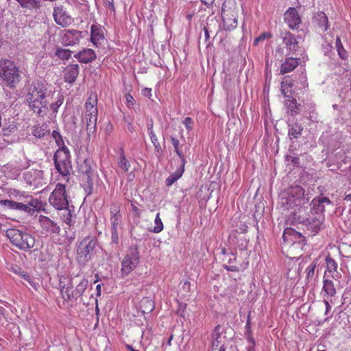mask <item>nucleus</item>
Instances as JSON below:
<instances>
[{
  "mask_svg": "<svg viewBox=\"0 0 351 351\" xmlns=\"http://www.w3.org/2000/svg\"><path fill=\"white\" fill-rule=\"evenodd\" d=\"M309 198L308 193H305L302 186H292L280 195L279 204L284 210L294 209L292 213L293 221L296 214L308 209Z\"/></svg>",
  "mask_w": 351,
  "mask_h": 351,
  "instance_id": "nucleus-1",
  "label": "nucleus"
},
{
  "mask_svg": "<svg viewBox=\"0 0 351 351\" xmlns=\"http://www.w3.org/2000/svg\"><path fill=\"white\" fill-rule=\"evenodd\" d=\"M324 219V215H313L308 213V209H306L302 210L300 214H296L293 221L302 223L309 232V234L315 236L323 228Z\"/></svg>",
  "mask_w": 351,
  "mask_h": 351,
  "instance_id": "nucleus-2",
  "label": "nucleus"
},
{
  "mask_svg": "<svg viewBox=\"0 0 351 351\" xmlns=\"http://www.w3.org/2000/svg\"><path fill=\"white\" fill-rule=\"evenodd\" d=\"M0 79L10 88H15L20 82L21 72L13 61L0 60Z\"/></svg>",
  "mask_w": 351,
  "mask_h": 351,
  "instance_id": "nucleus-3",
  "label": "nucleus"
},
{
  "mask_svg": "<svg viewBox=\"0 0 351 351\" xmlns=\"http://www.w3.org/2000/svg\"><path fill=\"white\" fill-rule=\"evenodd\" d=\"M29 200L18 202L10 199L0 200V205H3L8 209L23 212L29 215H33L36 212H40L43 204L38 199L29 197Z\"/></svg>",
  "mask_w": 351,
  "mask_h": 351,
  "instance_id": "nucleus-4",
  "label": "nucleus"
},
{
  "mask_svg": "<svg viewBox=\"0 0 351 351\" xmlns=\"http://www.w3.org/2000/svg\"><path fill=\"white\" fill-rule=\"evenodd\" d=\"M97 245V239L90 237H85L79 243L76 260L80 265H85L92 259Z\"/></svg>",
  "mask_w": 351,
  "mask_h": 351,
  "instance_id": "nucleus-5",
  "label": "nucleus"
},
{
  "mask_svg": "<svg viewBox=\"0 0 351 351\" xmlns=\"http://www.w3.org/2000/svg\"><path fill=\"white\" fill-rule=\"evenodd\" d=\"M6 234L12 245L21 250L27 251L35 245L34 237L27 232L17 229H9Z\"/></svg>",
  "mask_w": 351,
  "mask_h": 351,
  "instance_id": "nucleus-6",
  "label": "nucleus"
},
{
  "mask_svg": "<svg viewBox=\"0 0 351 351\" xmlns=\"http://www.w3.org/2000/svg\"><path fill=\"white\" fill-rule=\"evenodd\" d=\"M55 169L62 177H68L72 171L71 154L68 148L58 149L53 155Z\"/></svg>",
  "mask_w": 351,
  "mask_h": 351,
  "instance_id": "nucleus-7",
  "label": "nucleus"
},
{
  "mask_svg": "<svg viewBox=\"0 0 351 351\" xmlns=\"http://www.w3.org/2000/svg\"><path fill=\"white\" fill-rule=\"evenodd\" d=\"M140 255L138 247L132 245L129 247L123 260L121 262V275L128 276L138 265Z\"/></svg>",
  "mask_w": 351,
  "mask_h": 351,
  "instance_id": "nucleus-8",
  "label": "nucleus"
},
{
  "mask_svg": "<svg viewBox=\"0 0 351 351\" xmlns=\"http://www.w3.org/2000/svg\"><path fill=\"white\" fill-rule=\"evenodd\" d=\"M49 202L57 210L64 209L69 206L64 184L59 183L56 186L49 196Z\"/></svg>",
  "mask_w": 351,
  "mask_h": 351,
  "instance_id": "nucleus-9",
  "label": "nucleus"
},
{
  "mask_svg": "<svg viewBox=\"0 0 351 351\" xmlns=\"http://www.w3.org/2000/svg\"><path fill=\"white\" fill-rule=\"evenodd\" d=\"M56 93V91L50 90L45 95L37 96L33 99H27L29 108L36 112L38 116L43 117L46 114V112L43 110L44 109L49 108V101L47 98L53 97Z\"/></svg>",
  "mask_w": 351,
  "mask_h": 351,
  "instance_id": "nucleus-10",
  "label": "nucleus"
},
{
  "mask_svg": "<svg viewBox=\"0 0 351 351\" xmlns=\"http://www.w3.org/2000/svg\"><path fill=\"white\" fill-rule=\"evenodd\" d=\"M280 38L287 51V56L295 55L299 50V43L297 38L289 32H284L280 34Z\"/></svg>",
  "mask_w": 351,
  "mask_h": 351,
  "instance_id": "nucleus-11",
  "label": "nucleus"
},
{
  "mask_svg": "<svg viewBox=\"0 0 351 351\" xmlns=\"http://www.w3.org/2000/svg\"><path fill=\"white\" fill-rule=\"evenodd\" d=\"M50 90H51L49 89V85L46 82L40 80H34L29 88L27 99H33L37 96H44L45 94H47Z\"/></svg>",
  "mask_w": 351,
  "mask_h": 351,
  "instance_id": "nucleus-12",
  "label": "nucleus"
},
{
  "mask_svg": "<svg viewBox=\"0 0 351 351\" xmlns=\"http://www.w3.org/2000/svg\"><path fill=\"white\" fill-rule=\"evenodd\" d=\"M53 16L55 22L63 27L69 25L72 21L71 16L66 12L62 5L54 8Z\"/></svg>",
  "mask_w": 351,
  "mask_h": 351,
  "instance_id": "nucleus-13",
  "label": "nucleus"
},
{
  "mask_svg": "<svg viewBox=\"0 0 351 351\" xmlns=\"http://www.w3.org/2000/svg\"><path fill=\"white\" fill-rule=\"evenodd\" d=\"M82 37V32L76 29H64L61 40L65 46L74 45L77 44Z\"/></svg>",
  "mask_w": 351,
  "mask_h": 351,
  "instance_id": "nucleus-14",
  "label": "nucleus"
},
{
  "mask_svg": "<svg viewBox=\"0 0 351 351\" xmlns=\"http://www.w3.org/2000/svg\"><path fill=\"white\" fill-rule=\"evenodd\" d=\"M284 19L285 23L292 29H298L301 23L299 13L295 8H289L285 12Z\"/></svg>",
  "mask_w": 351,
  "mask_h": 351,
  "instance_id": "nucleus-15",
  "label": "nucleus"
},
{
  "mask_svg": "<svg viewBox=\"0 0 351 351\" xmlns=\"http://www.w3.org/2000/svg\"><path fill=\"white\" fill-rule=\"evenodd\" d=\"M39 222L40 226L43 230V231L46 234H59L60 232V227L58 225L56 222L49 219L46 216H40Z\"/></svg>",
  "mask_w": 351,
  "mask_h": 351,
  "instance_id": "nucleus-16",
  "label": "nucleus"
},
{
  "mask_svg": "<svg viewBox=\"0 0 351 351\" xmlns=\"http://www.w3.org/2000/svg\"><path fill=\"white\" fill-rule=\"evenodd\" d=\"M79 75V65L71 64L68 65L64 71V80L69 84H73Z\"/></svg>",
  "mask_w": 351,
  "mask_h": 351,
  "instance_id": "nucleus-17",
  "label": "nucleus"
},
{
  "mask_svg": "<svg viewBox=\"0 0 351 351\" xmlns=\"http://www.w3.org/2000/svg\"><path fill=\"white\" fill-rule=\"evenodd\" d=\"M223 28L226 31H231L237 26V12L233 13L232 16L230 14H221Z\"/></svg>",
  "mask_w": 351,
  "mask_h": 351,
  "instance_id": "nucleus-18",
  "label": "nucleus"
},
{
  "mask_svg": "<svg viewBox=\"0 0 351 351\" xmlns=\"http://www.w3.org/2000/svg\"><path fill=\"white\" fill-rule=\"evenodd\" d=\"M17 130L16 125L12 123L10 124L7 127H3L2 128V136L3 137V141L8 145L15 143L16 141V136H12V134L15 133Z\"/></svg>",
  "mask_w": 351,
  "mask_h": 351,
  "instance_id": "nucleus-19",
  "label": "nucleus"
},
{
  "mask_svg": "<svg viewBox=\"0 0 351 351\" xmlns=\"http://www.w3.org/2000/svg\"><path fill=\"white\" fill-rule=\"evenodd\" d=\"M304 238V237L300 232H297L295 230L291 228H286L282 235V239L285 242L292 243L296 242L298 240H299L298 241L300 242V239H302L303 241Z\"/></svg>",
  "mask_w": 351,
  "mask_h": 351,
  "instance_id": "nucleus-20",
  "label": "nucleus"
},
{
  "mask_svg": "<svg viewBox=\"0 0 351 351\" xmlns=\"http://www.w3.org/2000/svg\"><path fill=\"white\" fill-rule=\"evenodd\" d=\"M300 64V59L287 57L280 66V73L285 74L293 71Z\"/></svg>",
  "mask_w": 351,
  "mask_h": 351,
  "instance_id": "nucleus-21",
  "label": "nucleus"
},
{
  "mask_svg": "<svg viewBox=\"0 0 351 351\" xmlns=\"http://www.w3.org/2000/svg\"><path fill=\"white\" fill-rule=\"evenodd\" d=\"M84 119L86 122L87 134L90 136L96 132L97 114H93V112L86 113Z\"/></svg>",
  "mask_w": 351,
  "mask_h": 351,
  "instance_id": "nucleus-22",
  "label": "nucleus"
},
{
  "mask_svg": "<svg viewBox=\"0 0 351 351\" xmlns=\"http://www.w3.org/2000/svg\"><path fill=\"white\" fill-rule=\"evenodd\" d=\"M325 205L322 204V202H320V200L317 197L313 198L311 204L308 203V213L311 215H323Z\"/></svg>",
  "mask_w": 351,
  "mask_h": 351,
  "instance_id": "nucleus-23",
  "label": "nucleus"
},
{
  "mask_svg": "<svg viewBox=\"0 0 351 351\" xmlns=\"http://www.w3.org/2000/svg\"><path fill=\"white\" fill-rule=\"evenodd\" d=\"M285 106L287 112L292 116H295L301 112V105L297 102L295 99L288 97L285 100Z\"/></svg>",
  "mask_w": 351,
  "mask_h": 351,
  "instance_id": "nucleus-24",
  "label": "nucleus"
},
{
  "mask_svg": "<svg viewBox=\"0 0 351 351\" xmlns=\"http://www.w3.org/2000/svg\"><path fill=\"white\" fill-rule=\"evenodd\" d=\"M104 40V36L101 33V29L96 25H92L90 31V41L95 46L98 47L100 44V41Z\"/></svg>",
  "mask_w": 351,
  "mask_h": 351,
  "instance_id": "nucleus-25",
  "label": "nucleus"
},
{
  "mask_svg": "<svg viewBox=\"0 0 351 351\" xmlns=\"http://www.w3.org/2000/svg\"><path fill=\"white\" fill-rule=\"evenodd\" d=\"M83 186L86 195H90L93 191V173L81 176Z\"/></svg>",
  "mask_w": 351,
  "mask_h": 351,
  "instance_id": "nucleus-26",
  "label": "nucleus"
},
{
  "mask_svg": "<svg viewBox=\"0 0 351 351\" xmlns=\"http://www.w3.org/2000/svg\"><path fill=\"white\" fill-rule=\"evenodd\" d=\"M221 252L224 254V257L222 258L223 262L227 261L228 264H223V267L228 271H234L238 270V267L235 265H232L233 262L236 260V256L234 254H226L225 250L222 249Z\"/></svg>",
  "mask_w": 351,
  "mask_h": 351,
  "instance_id": "nucleus-27",
  "label": "nucleus"
},
{
  "mask_svg": "<svg viewBox=\"0 0 351 351\" xmlns=\"http://www.w3.org/2000/svg\"><path fill=\"white\" fill-rule=\"evenodd\" d=\"M322 291L324 293V298L333 297L336 294V289L332 280L326 279L323 282Z\"/></svg>",
  "mask_w": 351,
  "mask_h": 351,
  "instance_id": "nucleus-28",
  "label": "nucleus"
},
{
  "mask_svg": "<svg viewBox=\"0 0 351 351\" xmlns=\"http://www.w3.org/2000/svg\"><path fill=\"white\" fill-rule=\"evenodd\" d=\"M97 58L96 53L91 49H84L81 51V60L80 62L88 64L92 62Z\"/></svg>",
  "mask_w": 351,
  "mask_h": 351,
  "instance_id": "nucleus-29",
  "label": "nucleus"
},
{
  "mask_svg": "<svg viewBox=\"0 0 351 351\" xmlns=\"http://www.w3.org/2000/svg\"><path fill=\"white\" fill-rule=\"evenodd\" d=\"M237 3L235 0H225L221 10V14H230L232 16L233 13L237 12Z\"/></svg>",
  "mask_w": 351,
  "mask_h": 351,
  "instance_id": "nucleus-30",
  "label": "nucleus"
},
{
  "mask_svg": "<svg viewBox=\"0 0 351 351\" xmlns=\"http://www.w3.org/2000/svg\"><path fill=\"white\" fill-rule=\"evenodd\" d=\"M289 128L288 135L291 139L298 138L302 134L303 130L302 125L294 123L289 124Z\"/></svg>",
  "mask_w": 351,
  "mask_h": 351,
  "instance_id": "nucleus-31",
  "label": "nucleus"
},
{
  "mask_svg": "<svg viewBox=\"0 0 351 351\" xmlns=\"http://www.w3.org/2000/svg\"><path fill=\"white\" fill-rule=\"evenodd\" d=\"M72 208H74L73 206H72ZM60 210H62L60 217L61 219L65 223H66L69 226H71L74 223L72 219L74 213V209L71 210L69 206L68 207H66V208Z\"/></svg>",
  "mask_w": 351,
  "mask_h": 351,
  "instance_id": "nucleus-32",
  "label": "nucleus"
},
{
  "mask_svg": "<svg viewBox=\"0 0 351 351\" xmlns=\"http://www.w3.org/2000/svg\"><path fill=\"white\" fill-rule=\"evenodd\" d=\"M21 7L29 10H37L41 6L42 0H16Z\"/></svg>",
  "mask_w": 351,
  "mask_h": 351,
  "instance_id": "nucleus-33",
  "label": "nucleus"
},
{
  "mask_svg": "<svg viewBox=\"0 0 351 351\" xmlns=\"http://www.w3.org/2000/svg\"><path fill=\"white\" fill-rule=\"evenodd\" d=\"M88 285V280L84 278L81 280V282L77 285L75 289L72 291L71 297L75 298L76 300L82 295L85 290L86 289Z\"/></svg>",
  "mask_w": 351,
  "mask_h": 351,
  "instance_id": "nucleus-34",
  "label": "nucleus"
},
{
  "mask_svg": "<svg viewBox=\"0 0 351 351\" xmlns=\"http://www.w3.org/2000/svg\"><path fill=\"white\" fill-rule=\"evenodd\" d=\"M49 133L48 125L45 124L34 125L32 129V134L38 138H41Z\"/></svg>",
  "mask_w": 351,
  "mask_h": 351,
  "instance_id": "nucleus-35",
  "label": "nucleus"
},
{
  "mask_svg": "<svg viewBox=\"0 0 351 351\" xmlns=\"http://www.w3.org/2000/svg\"><path fill=\"white\" fill-rule=\"evenodd\" d=\"M315 21L317 25L322 28V31L325 32L328 29V17L324 12H318L315 16Z\"/></svg>",
  "mask_w": 351,
  "mask_h": 351,
  "instance_id": "nucleus-36",
  "label": "nucleus"
},
{
  "mask_svg": "<svg viewBox=\"0 0 351 351\" xmlns=\"http://www.w3.org/2000/svg\"><path fill=\"white\" fill-rule=\"evenodd\" d=\"M91 163L92 161L90 159H84L81 163H79L78 169L81 176L93 173Z\"/></svg>",
  "mask_w": 351,
  "mask_h": 351,
  "instance_id": "nucleus-37",
  "label": "nucleus"
},
{
  "mask_svg": "<svg viewBox=\"0 0 351 351\" xmlns=\"http://www.w3.org/2000/svg\"><path fill=\"white\" fill-rule=\"evenodd\" d=\"M97 103V98H95V99H92V98L89 97L85 104V106H86V113L93 112V114H97L98 110H97V108L96 106Z\"/></svg>",
  "mask_w": 351,
  "mask_h": 351,
  "instance_id": "nucleus-38",
  "label": "nucleus"
},
{
  "mask_svg": "<svg viewBox=\"0 0 351 351\" xmlns=\"http://www.w3.org/2000/svg\"><path fill=\"white\" fill-rule=\"evenodd\" d=\"M62 282H60V288H61V293H62V295L63 297V298L64 299V300H66V301H70V300H76V298H72L71 297V294H72V291H73L71 287H65V285H62Z\"/></svg>",
  "mask_w": 351,
  "mask_h": 351,
  "instance_id": "nucleus-39",
  "label": "nucleus"
},
{
  "mask_svg": "<svg viewBox=\"0 0 351 351\" xmlns=\"http://www.w3.org/2000/svg\"><path fill=\"white\" fill-rule=\"evenodd\" d=\"M64 102V96L62 94L58 93L57 95L56 101L49 104V108L52 110L53 114H56L58 111L60 106L62 105Z\"/></svg>",
  "mask_w": 351,
  "mask_h": 351,
  "instance_id": "nucleus-40",
  "label": "nucleus"
},
{
  "mask_svg": "<svg viewBox=\"0 0 351 351\" xmlns=\"http://www.w3.org/2000/svg\"><path fill=\"white\" fill-rule=\"evenodd\" d=\"M182 169L180 170H176L174 173H171L165 180V184L167 186H171L182 176Z\"/></svg>",
  "mask_w": 351,
  "mask_h": 351,
  "instance_id": "nucleus-41",
  "label": "nucleus"
},
{
  "mask_svg": "<svg viewBox=\"0 0 351 351\" xmlns=\"http://www.w3.org/2000/svg\"><path fill=\"white\" fill-rule=\"evenodd\" d=\"M119 167L124 171H128L130 167V164L128 160L125 158L124 152L121 149L120 153L119 160L118 162Z\"/></svg>",
  "mask_w": 351,
  "mask_h": 351,
  "instance_id": "nucleus-42",
  "label": "nucleus"
},
{
  "mask_svg": "<svg viewBox=\"0 0 351 351\" xmlns=\"http://www.w3.org/2000/svg\"><path fill=\"white\" fill-rule=\"evenodd\" d=\"M111 231H118V226L121 223V215L117 213H113L112 211H111Z\"/></svg>",
  "mask_w": 351,
  "mask_h": 351,
  "instance_id": "nucleus-43",
  "label": "nucleus"
},
{
  "mask_svg": "<svg viewBox=\"0 0 351 351\" xmlns=\"http://www.w3.org/2000/svg\"><path fill=\"white\" fill-rule=\"evenodd\" d=\"M72 51L69 49H65L58 47L56 51V56L61 60H69L71 56Z\"/></svg>",
  "mask_w": 351,
  "mask_h": 351,
  "instance_id": "nucleus-44",
  "label": "nucleus"
},
{
  "mask_svg": "<svg viewBox=\"0 0 351 351\" xmlns=\"http://www.w3.org/2000/svg\"><path fill=\"white\" fill-rule=\"evenodd\" d=\"M335 45L339 57L343 60L347 58V51L343 48L339 37L336 38Z\"/></svg>",
  "mask_w": 351,
  "mask_h": 351,
  "instance_id": "nucleus-45",
  "label": "nucleus"
},
{
  "mask_svg": "<svg viewBox=\"0 0 351 351\" xmlns=\"http://www.w3.org/2000/svg\"><path fill=\"white\" fill-rule=\"evenodd\" d=\"M326 271L328 272H334L336 271L337 269V263L330 256H327L326 257Z\"/></svg>",
  "mask_w": 351,
  "mask_h": 351,
  "instance_id": "nucleus-46",
  "label": "nucleus"
},
{
  "mask_svg": "<svg viewBox=\"0 0 351 351\" xmlns=\"http://www.w3.org/2000/svg\"><path fill=\"white\" fill-rule=\"evenodd\" d=\"M51 136L56 141L57 145L59 147L58 149L67 148L64 145V142L62 136L60 134V133L59 132H58L56 130H53L52 132Z\"/></svg>",
  "mask_w": 351,
  "mask_h": 351,
  "instance_id": "nucleus-47",
  "label": "nucleus"
},
{
  "mask_svg": "<svg viewBox=\"0 0 351 351\" xmlns=\"http://www.w3.org/2000/svg\"><path fill=\"white\" fill-rule=\"evenodd\" d=\"M20 271V276L25 280L27 281L29 285L33 287L35 290H37L38 284L36 283L34 278H32L28 274H27L25 271H22L21 269H19Z\"/></svg>",
  "mask_w": 351,
  "mask_h": 351,
  "instance_id": "nucleus-48",
  "label": "nucleus"
},
{
  "mask_svg": "<svg viewBox=\"0 0 351 351\" xmlns=\"http://www.w3.org/2000/svg\"><path fill=\"white\" fill-rule=\"evenodd\" d=\"M154 222H155L156 226H154V228L152 230V232H153L154 233L160 232L163 230V223L160 217V213H157Z\"/></svg>",
  "mask_w": 351,
  "mask_h": 351,
  "instance_id": "nucleus-49",
  "label": "nucleus"
},
{
  "mask_svg": "<svg viewBox=\"0 0 351 351\" xmlns=\"http://www.w3.org/2000/svg\"><path fill=\"white\" fill-rule=\"evenodd\" d=\"M219 325H217L215 326L214 332L213 334V341L212 342V349H213L214 348H215V349H217L219 346V341H218V339L219 338Z\"/></svg>",
  "mask_w": 351,
  "mask_h": 351,
  "instance_id": "nucleus-50",
  "label": "nucleus"
},
{
  "mask_svg": "<svg viewBox=\"0 0 351 351\" xmlns=\"http://www.w3.org/2000/svg\"><path fill=\"white\" fill-rule=\"evenodd\" d=\"M317 267V263L316 261H314L313 263H311L308 267L306 268V278L307 280L312 279L315 275V269Z\"/></svg>",
  "mask_w": 351,
  "mask_h": 351,
  "instance_id": "nucleus-51",
  "label": "nucleus"
},
{
  "mask_svg": "<svg viewBox=\"0 0 351 351\" xmlns=\"http://www.w3.org/2000/svg\"><path fill=\"white\" fill-rule=\"evenodd\" d=\"M149 136H150L152 143H153V145L154 146V149H155L156 153L160 154L161 147H160V143L158 141L157 136L155 134L154 132H151V134H149Z\"/></svg>",
  "mask_w": 351,
  "mask_h": 351,
  "instance_id": "nucleus-52",
  "label": "nucleus"
},
{
  "mask_svg": "<svg viewBox=\"0 0 351 351\" xmlns=\"http://www.w3.org/2000/svg\"><path fill=\"white\" fill-rule=\"evenodd\" d=\"M10 195L13 196L15 198H17L18 200L21 201L23 198L29 199V195L25 196L23 194L21 193L19 191L14 190L10 193Z\"/></svg>",
  "mask_w": 351,
  "mask_h": 351,
  "instance_id": "nucleus-53",
  "label": "nucleus"
},
{
  "mask_svg": "<svg viewBox=\"0 0 351 351\" xmlns=\"http://www.w3.org/2000/svg\"><path fill=\"white\" fill-rule=\"evenodd\" d=\"M268 37H271V34H267V33H265V32L263 33L262 34H261L259 36L256 37L254 39V45H258L259 42L263 41L265 38H267Z\"/></svg>",
  "mask_w": 351,
  "mask_h": 351,
  "instance_id": "nucleus-54",
  "label": "nucleus"
},
{
  "mask_svg": "<svg viewBox=\"0 0 351 351\" xmlns=\"http://www.w3.org/2000/svg\"><path fill=\"white\" fill-rule=\"evenodd\" d=\"M104 5L109 8L112 12H115V7L113 0H104Z\"/></svg>",
  "mask_w": 351,
  "mask_h": 351,
  "instance_id": "nucleus-55",
  "label": "nucleus"
},
{
  "mask_svg": "<svg viewBox=\"0 0 351 351\" xmlns=\"http://www.w3.org/2000/svg\"><path fill=\"white\" fill-rule=\"evenodd\" d=\"M40 171L37 170H33L32 171H29L24 174L25 179L27 180V183H28L29 185L32 184V182L30 180V178H28V177H31L32 174H38Z\"/></svg>",
  "mask_w": 351,
  "mask_h": 351,
  "instance_id": "nucleus-56",
  "label": "nucleus"
},
{
  "mask_svg": "<svg viewBox=\"0 0 351 351\" xmlns=\"http://www.w3.org/2000/svg\"><path fill=\"white\" fill-rule=\"evenodd\" d=\"M183 123L188 130H192L193 121L191 117H186L183 121Z\"/></svg>",
  "mask_w": 351,
  "mask_h": 351,
  "instance_id": "nucleus-57",
  "label": "nucleus"
},
{
  "mask_svg": "<svg viewBox=\"0 0 351 351\" xmlns=\"http://www.w3.org/2000/svg\"><path fill=\"white\" fill-rule=\"evenodd\" d=\"M111 243L116 245L119 243L118 231H111Z\"/></svg>",
  "mask_w": 351,
  "mask_h": 351,
  "instance_id": "nucleus-58",
  "label": "nucleus"
},
{
  "mask_svg": "<svg viewBox=\"0 0 351 351\" xmlns=\"http://www.w3.org/2000/svg\"><path fill=\"white\" fill-rule=\"evenodd\" d=\"M171 141L174 148V151H177L179 149L180 141L176 137L171 136Z\"/></svg>",
  "mask_w": 351,
  "mask_h": 351,
  "instance_id": "nucleus-59",
  "label": "nucleus"
},
{
  "mask_svg": "<svg viewBox=\"0 0 351 351\" xmlns=\"http://www.w3.org/2000/svg\"><path fill=\"white\" fill-rule=\"evenodd\" d=\"M125 98L128 107L132 106L134 104L135 100L131 95H126Z\"/></svg>",
  "mask_w": 351,
  "mask_h": 351,
  "instance_id": "nucleus-60",
  "label": "nucleus"
},
{
  "mask_svg": "<svg viewBox=\"0 0 351 351\" xmlns=\"http://www.w3.org/2000/svg\"><path fill=\"white\" fill-rule=\"evenodd\" d=\"M320 202H322V204H328V205H332V202L330 200L328 197H316Z\"/></svg>",
  "mask_w": 351,
  "mask_h": 351,
  "instance_id": "nucleus-61",
  "label": "nucleus"
},
{
  "mask_svg": "<svg viewBox=\"0 0 351 351\" xmlns=\"http://www.w3.org/2000/svg\"><path fill=\"white\" fill-rule=\"evenodd\" d=\"M186 308V304L185 303H180L179 304V308L178 310V313L182 317H184V310Z\"/></svg>",
  "mask_w": 351,
  "mask_h": 351,
  "instance_id": "nucleus-62",
  "label": "nucleus"
},
{
  "mask_svg": "<svg viewBox=\"0 0 351 351\" xmlns=\"http://www.w3.org/2000/svg\"><path fill=\"white\" fill-rule=\"evenodd\" d=\"M247 340L250 343V346H248L247 351H255L254 348V347L255 346V341H254V339L252 337L248 336Z\"/></svg>",
  "mask_w": 351,
  "mask_h": 351,
  "instance_id": "nucleus-63",
  "label": "nucleus"
},
{
  "mask_svg": "<svg viewBox=\"0 0 351 351\" xmlns=\"http://www.w3.org/2000/svg\"><path fill=\"white\" fill-rule=\"evenodd\" d=\"M143 95L147 97H151L152 96V89L149 88H145L142 90Z\"/></svg>",
  "mask_w": 351,
  "mask_h": 351,
  "instance_id": "nucleus-64",
  "label": "nucleus"
}]
</instances>
